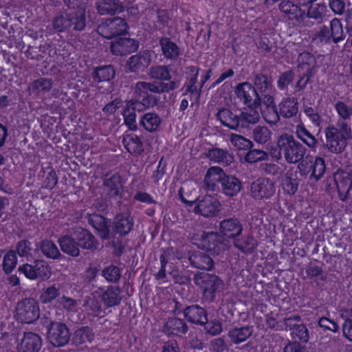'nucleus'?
<instances>
[{"mask_svg":"<svg viewBox=\"0 0 352 352\" xmlns=\"http://www.w3.org/2000/svg\"><path fill=\"white\" fill-rule=\"evenodd\" d=\"M276 146L279 155L290 164H296L301 162L307 151L306 148L292 135L287 133L278 136Z\"/></svg>","mask_w":352,"mask_h":352,"instance_id":"1","label":"nucleus"},{"mask_svg":"<svg viewBox=\"0 0 352 352\" xmlns=\"http://www.w3.org/2000/svg\"><path fill=\"white\" fill-rule=\"evenodd\" d=\"M327 147L335 153H340L346 146V141L351 136V126L344 122H338V128L330 125L325 130Z\"/></svg>","mask_w":352,"mask_h":352,"instance_id":"2","label":"nucleus"},{"mask_svg":"<svg viewBox=\"0 0 352 352\" xmlns=\"http://www.w3.org/2000/svg\"><path fill=\"white\" fill-rule=\"evenodd\" d=\"M259 221L258 225V232L261 236H271L282 232L285 236L289 237L292 240L298 238V229L295 221Z\"/></svg>","mask_w":352,"mask_h":352,"instance_id":"3","label":"nucleus"},{"mask_svg":"<svg viewBox=\"0 0 352 352\" xmlns=\"http://www.w3.org/2000/svg\"><path fill=\"white\" fill-rule=\"evenodd\" d=\"M14 317L20 323H34L40 317L38 302L33 298L22 299L16 305Z\"/></svg>","mask_w":352,"mask_h":352,"instance_id":"4","label":"nucleus"},{"mask_svg":"<svg viewBox=\"0 0 352 352\" xmlns=\"http://www.w3.org/2000/svg\"><path fill=\"white\" fill-rule=\"evenodd\" d=\"M195 282L200 287L205 302H212L222 285V280L219 276L208 273L201 274L199 278L196 277Z\"/></svg>","mask_w":352,"mask_h":352,"instance_id":"5","label":"nucleus"},{"mask_svg":"<svg viewBox=\"0 0 352 352\" xmlns=\"http://www.w3.org/2000/svg\"><path fill=\"white\" fill-rule=\"evenodd\" d=\"M200 242L201 248L214 256L219 255L228 249V241L214 232H204Z\"/></svg>","mask_w":352,"mask_h":352,"instance_id":"6","label":"nucleus"},{"mask_svg":"<svg viewBox=\"0 0 352 352\" xmlns=\"http://www.w3.org/2000/svg\"><path fill=\"white\" fill-rule=\"evenodd\" d=\"M94 295L100 300L105 309L119 305L122 299L120 287L113 285L98 287Z\"/></svg>","mask_w":352,"mask_h":352,"instance_id":"7","label":"nucleus"},{"mask_svg":"<svg viewBox=\"0 0 352 352\" xmlns=\"http://www.w3.org/2000/svg\"><path fill=\"white\" fill-rule=\"evenodd\" d=\"M316 67V61L314 55L307 52H303L298 57V68L303 72V76L298 81L296 87L298 90L304 89L313 75V71Z\"/></svg>","mask_w":352,"mask_h":352,"instance_id":"8","label":"nucleus"},{"mask_svg":"<svg viewBox=\"0 0 352 352\" xmlns=\"http://www.w3.org/2000/svg\"><path fill=\"white\" fill-rule=\"evenodd\" d=\"M237 98L249 107L256 108L261 105V98L256 90L250 82H244L235 87Z\"/></svg>","mask_w":352,"mask_h":352,"instance_id":"9","label":"nucleus"},{"mask_svg":"<svg viewBox=\"0 0 352 352\" xmlns=\"http://www.w3.org/2000/svg\"><path fill=\"white\" fill-rule=\"evenodd\" d=\"M219 207L220 203L217 198L206 195L197 199V204L194 208V212L205 218H210L219 212Z\"/></svg>","mask_w":352,"mask_h":352,"instance_id":"10","label":"nucleus"},{"mask_svg":"<svg viewBox=\"0 0 352 352\" xmlns=\"http://www.w3.org/2000/svg\"><path fill=\"white\" fill-rule=\"evenodd\" d=\"M274 192V182L270 178L259 177L250 185L251 195L256 199L270 198Z\"/></svg>","mask_w":352,"mask_h":352,"instance_id":"11","label":"nucleus"},{"mask_svg":"<svg viewBox=\"0 0 352 352\" xmlns=\"http://www.w3.org/2000/svg\"><path fill=\"white\" fill-rule=\"evenodd\" d=\"M47 334L50 343L57 347L67 344L71 336L67 325L62 322H56Z\"/></svg>","mask_w":352,"mask_h":352,"instance_id":"12","label":"nucleus"},{"mask_svg":"<svg viewBox=\"0 0 352 352\" xmlns=\"http://www.w3.org/2000/svg\"><path fill=\"white\" fill-rule=\"evenodd\" d=\"M185 319L190 323L203 326L208 321L206 310L199 305L186 306L183 309Z\"/></svg>","mask_w":352,"mask_h":352,"instance_id":"13","label":"nucleus"},{"mask_svg":"<svg viewBox=\"0 0 352 352\" xmlns=\"http://www.w3.org/2000/svg\"><path fill=\"white\" fill-rule=\"evenodd\" d=\"M103 186L109 197L117 198L122 197L123 184L119 174L106 175L103 179Z\"/></svg>","mask_w":352,"mask_h":352,"instance_id":"14","label":"nucleus"},{"mask_svg":"<svg viewBox=\"0 0 352 352\" xmlns=\"http://www.w3.org/2000/svg\"><path fill=\"white\" fill-rule=\"evenodd\" d=\"M42 346L41 337L32 331L24 332L17 346L18 352H39Z\"/></svg>","mask_w":352,"mask_h":352,"instance_id":"15","label":"nucleus"},{"mask_svg":"<svg viewBox=\"0 0 352 352\" xmlns=\"http://www.w3.org/2000/svg\"><path fill=\"white\" fill-rule=\"evenodd\" d=\"M133 90L135 97L140 99L142 98L144 102L148 101V104H150V102L155 104L154 97L149 95L148 92L157 94V82L139 81L135 83Z\"/></svg>","mask_w":352,"mask_h":352,"instance_id":"16","label":"nucleus"},{"mask_svg":"<svg viewBox=\"0 0 352 352\" xmlns=\"http://www.w3.org/2000/svg\"><path fill=\"white\" fill-rule=\"evenodd\" d=\"M64 3L73 9L78 8L76 13V21H74V29L76 31L84 30L86 24L85 6L88 0H63Z\"/></svg>","mask_w":352,"mask_h":352,"instance_id":"17","label":"nucleus"},{"mask_svg":"<svg viewBox=\"0 0 352 352\" xmlns=\"http://www.w3.org/2000/svg\"><path fill=\"white\" fill-rule=\"evenodd\" d=\"M334 181L336 184L340 199L345 201L349 195L352 188V177L346 172H337L334 174Z\"/></svg>","mask_w":352,"mask_h":352,"instance_id":"18","label":"nucleus"},{"mask_svg":"<svg viewBox=\"0 0 352 352\" xmlns=\"http://www.w3.org/2000/svg\"><path fill=\"white\" fill-rule=\"evenodd\" d=\"M74 21H76V13L74 11L60 12L53 19V28L58 32H67L72 26L74 28ZM74 30H76L74 28Z\"/></svg>","mask_w":352,"mask_h":352,"instance_id":"19","label":"nucleus"},{"mask_svg":"<svg viewBox=\"0 0 352 352\" xmlns=\"http://www.w3.org/2000/svg\"><path fill=\"white\" fill-rule=\"evenodd\" d=\"M151 63V55L148 50H144L131 56L127 65L132 72L144 71Z\"/></svg>","mask_w":352,"mask_h":352,"instance_id":"20","label":"nucleus"},{"mask_svg":"<svg viewBox=\"0 0 352 352\" xmlns=\"http://www.w3.org/2000/svg\"><path fill=\"white\" fill-rule=\"evenodd\" d=\"M223 169L218 166L210 167L205 176L204 182L208 190L215 191L219 189L218 184L221 185L223 179L226 176Z\"/></svg>","mask_w":352,"mask_h":352,"instance_id":"21","label":"nucleus"},{"mask_svg":"<svg viewBox=\"0 0 352 352\" xmlns=\"http://www.w3.org/2000/svg\"><path fill=\"white\" fill-rule=\"evenodd\" d=\"M198 76V70L197 69L195 75L189 80L188 85H186V92L183 94L184 98L182 100L179 111H184L187 109L189 104V100L191 102V106L193 105L192 97H195V100L198 101L199 94L197 91L195 85Z\"/></svg>","mask_w":352,"mask_h":352,"instance_id":"22","label":"nucleus"},{"mask_svg":"<svg viewBox=\"0 0 352 352\" xmlns=\"http://www.w3.org/2000/svg\"><path fill=\"white\" fill-rule=\"evenodd\" d=\"M188 330L186 322L178 318H169L164 326V331L168 336H176L182 337Z\"/></svg>","mask_w":352,"mask_h":352,"instance_id":"23","label":"nucleus"},{"mask_svg":"<svg viewBox=\"0 0 352 352\" xmlns=\"http://www.w3.org/2000/svg\"><path fill=\"white\" fill-rule=\"evenodd\" d=\"M192 267L204 270H211L214 267V261L208 254L199 251L192 252L188 257Z\"/></svg>","mask_w":352,"mask_h":352,"instance_id":"24","label":"nucleus"},{"mask_svg":"<svg viewBox=\"0 0 352 352\" xmlns=\"http://www.w3.org/2000/svg\"><path fill=\"white\" fill-rule=\"evenodd\" d=\"M138 48L135 41L129 38H121L113 42L111 45V50L113 54L123 56L131 53Z\"/></svg>","mask_w":352,"mask_h":352,"instance_id":"25","label":"nucleus"},{"mask_svg":"<svg viewBox=\"0 0 352 352\" xmlns=\"http://www.w3.org/2000/svg\"><path fill=\"white\" fill-rule=\"evenodd\" d=\"M75 237L80 248L94 250L98 247V243L95 236L87 229L80 228L76 231Z\"/></svg>","mask_w":352,"mask_h":352,"instance_id":"26","label":"nucleus"},{"mask_svg":"<svg viewBox=\"0 0 352 352\" xmlns=\"http://www.w3.org/2000/svg\"><path fill=\"white\" fill-rule=\"evenodd\" d=\"M254 327L252 325L234 327L228 331V336L234 344H239L246 341L253 333Z\"/></svg>","mask_w":352,"mask_h":352,"instance_id":"27","label":"nucleus"},{"mask_svg":"<svg viewBox=\"0 0 352 352\" xmlns=\"http://www.w3.org/2000/svg\"><path fill=\"white\" fill-rule=\"evenodd\" d=\"M83 307L85 314L90 320L96 318H101L105 316L106 312L102 309L101 302H100L96 296L89 297L85 300Z\"/></svg>","mask_w":352,"mask_h":352,"instance_id":"28","label":"nucleus"},{"mask_svg":"<svg viewBox=\"0 0 352 352\" xmlns=\"http://www.w3.org/2000/svg\"><path fill=\"white\" fill-rule=\"evenodd\" d=\"M96 8L100 15H113L123 11V6L118 0H98Z\"/></svg>","mask_w":352,"mask_h":352,"instance_id":"29","label":"nucleus"},{"mask_svg":"<svg viewBox=\"0 0 352 352\" xmlns=\"http://www.w3.org/2000/svg\"><path fill=\"white\" fill-rule=\"evenodd\" d=\"M208 157L210 160L223 166H229L234 162L233 154L220 148L210 149L208 152Z\"/></svg>","mask_w":352,"mask_h":352,"instance_id":"30","label":"nucleus"},{"mask_svg":"<svg viewBox=\"0 0 352 352\" xmlns=\"http://www.w3.org/2000/svg\"><path fill=\"white\" fill-rule=\"evenodd\" d=\"M221 187V191L225 195L234 197L240 192L241 189V182L238 178L234 176L226 175L225 177L223 179Z\"/></svg>","mask_w":352,"mask_h":352,"instance_id":"31","label":"nucleus"},{"mask_svg":"<svg viewBox=\"0 0 352 352\" xmlns=\"http://www.w3.org/2000/svg\"><path fill=\"white\" fill-rule=\"evenodd\" d=\"M58 243L61 250L73 257H76L80 254V247L76 238L69 235H63L58 239Z\"/></svg>","mask_w":352,"mask_h":352,"instance_id":"32","label":"nucleus"},{"mask_svg":"<svg viewBox=\"0 0 352 352\" xmlns=\"http://www.w3.org/2000/svg\"><path fill=\"white\" fill-rule=\"evenodd\" d=\"M53 80L49 78H40L34 80L28 86L30 94L38 96L49 92L52 88Z\"/></svg>","mask_w":352,"mask_h":352,"instance_id":"33","label":"nucleus"},{"mask_svg":"<svg viewBox=\"0 0 352 352\" xmlns=\"http://www.w3.org/2000/svg\"><path fill=\"white\" fill-rule=\"evenodd\" d=\"M160 45L162 54L166 59L175 60L181 54V50L178 45L169 38H162L160 40Z\"/></svg>","mask_w":352,"mask_h":352,"instance_id":"34","label":"nucleus"},{"mask_svg":"<svg viewBox=\"0 0 352 352\" xmlns=\"http://www.w3.org/2000/svg\"><path fill=\"white\" fill-rule=\"evenodd\" d=\"M235 248L245 254H251L254 252L258 245L256 239L252 236L248 234L246 236H237L234 240Z\"/></svg>","mask_w":352,"mask_h":352,"instance_id":"35","label":"nucleus"},{"mask_svg":"<svg viewBox=\"0 0 352 352\" xmlns=\"http://www.w3.org/2000/svg\"><path fill=\"white\" fill-rule=\"evenodd\" d=\"M221 233L226 238L234 240L241 234L243 230L241 221H219Z\"/></svg>","mask_w":352,"mask_h":352,"instance_id":"36","label":"nucleus"},{"mask_svg":"<svg viewBox=\"0 0 352 352\" xmlns=\"http://www.w3.org/2000/svg\"><path fill=\"white\" fill-rule=\"evenodd\" d=\"M122 144L130 153L140 154L143 151V145L140 138L135 134L130 133L124 136Z\"/></svg>","mask_w":352,"mask_h":352,"instance_id":"37","label":"nucleus"},{"mask_svg":"<svg viewBox=\"0 0 352 352\" xmlns=\"http://www.w3.org/2000/svg\"><path fill=\"white\" fill-rule=\"evenodd\" d=\"M295 133L296 137L300 140L310 148H315L318 140L315 136L310 133V131L305 127L304 124L300 123L296 125L295 129Z\"/></svg>","mask_w":352,"mask_h":352,"instance_id":"38","label":"nucleus"},{"mask_svg":"<svg viewBox=\"0 0 352 352\" xmlns=\"http://www.w3.org/2000/svg\"><path fill=\"white\" fill-rule=\"evenodd\" d=\"M280 114L286 118H290L296 115L298 111V102L294 98H287L279 104Z\"/></svg>","mask_w":352,"mask_h":352,"instance_id":"39","label":"nucleus"},{"mask_svg":"<svg viewBox=\"0 0 352 352\" xmlns=\"http://www.w3.org/2000/svg\"><path fill=\"white\" fill-rule=\"evenodd\" d=\"M217 119L226 126L231 129H239V116L227 109H222L217 114Z\"/></svg>","mask_w":352,"mask_h":352,"instance_id":"40","label":"nucleus"},{"mask_svg":"<svg viewBox=\"0 0 352 352\" xmlns=\"http://www.w3.org/2000/svg\"><path fill=\"white\" fill-rule=\"evenodd\" d=\"M94 337L93 329L88 326H83L75 331L73 342L77 345L87 342L91 343L94 340Z\"/></svg>","mask_w":352,"mask_h":352,"instance_id":"41","label":"nucleus"},{"mask_svg":"<svg viewBox=\"0 0 352 352\" xmlns=\"http://www.w3.org/2000/svg\"><path fill=\"white\" fill-rule=\"evenodd\" d=\"M260 120L258 111L251 107L250 110L242 112L239 116V128H248L250 124L257 123Z\"/></svg>","mask_w":352,"mask_h":352,"instance_id":"42","label":"nucleus"},{"mask_svg":"<svg viewBox=\"0 0 352 352\" xmlns=\"http://www.w3.org/2000/svg\"><path fill=\"white\" fill-rule=\"evenodd\" d=\"M148 76L152 79L168 81L171 78L170 69L166 65H153L149 69Z\"/></svg>","mask_w":352,"mask_h":352,"instance_id":"43","label":"nucleus"},{"mask_svg":"<svg viewBox=\"0 0 352 352\" xmlns=\"http://www.w3.org/2000/svg\"><path fill=\"white\" fill-rule=\"evenodd\" d=\"M170 254L164 252L160 256V267L158 272L154 274L155 280L158 284L162 285L168 281L166 267L169 263Z\"/></svg>","mask_w":352,"mask_h":352,"instance_id":"44","label":"nucleus"},{"mask_svg":"<svg viewBox=\"0 0 352 352\" xmlns=\"http://www.w3.org/2000/svg\"><path fill=\"white\" fill-rule=\"evenodd\" d=\"M162 122V119L155 113H146L141 118L140 124L148 131H156Z\"/></svg>","mask_w":352,"mask_h":352,"instance_id":"45","label":"nucleus"},{"mask_svg":"<svg viewBox=\"0 0 352 352\" xmlns=\"http://www.w3.org/2000/svg\"><path fill=\"white\" fill-rule=\"evenodd\" d=\"M115 74V69L111 65L100 67L95 69L94 80L95 82H109Z\"/></svg>","mask_w":352,"mask_h":352,"instance_id":"46","label":"nucleus"},{"mask_svg":"<svg viewBox=\"0 0 352 352\" xmlns=\"http://www.w3.org/2000/svg\"><path fill=\"white\" fill-rule=\"evenodd\" d=\"M101 275L111 283H117L121 278V269L115 265L111 264L102 270Z\"/></svg>","mask_w":352,"mask_h":352,"instance_id":"47","label":"nucleus"},{"mask_svg":"<svg viewBox=\"0 0 352 352\" xmlns=\"http://www.w3.org/2000/svg\"><path fill=\"white\" fill-rule=\"evenodd\" d=\"M272 133L265 126H257L252 131V138L258 144H264L271 140Z\"/></svg>","mask_w":352,"mask_h":352,"instance_id":"48","label":"nucleus"},{"mask_svg":"<svg viewBox=\"0 0 352 352\" xmlns=\"http://www.w3.org/2000/svg\"><path fill=\"white\" fill-rule=\"evenodd\" d=\"M18 262L16 253L13 250H8L4 255L2 261V270L5 274H10L16 267Z\"/></svg>","mask_w":352,"mask_h":352,"instance_id":"49","label":"nucleus"},{"mask_svg":"<svg viewBox=\"0 0 352 352\" xmlns=\"http://www.w3.org/2000/svg\"><path fill=\"white\" fill-rule=\"evenodd\" d=\"M291 336L294 342L307 343L309 340V331L304 324H296L291 329Z\"/></svg>","mask_w":352,"mask_h":352,"instance_id":"50","label":"nucleus"},{"mask_svg":"<svg viewBox=\"0 0 352 352\" xmlns=\"http://www.w3.org/2000/svg\"><path fill=\"white\" fill-rule=\"evenodd\" d=\"M41 250L47 258L57 259L60 256V252L57 245L52 241H43L41 242Z\"/></svg>","mask_w":352,"mask_h":352,"instance_id":"51","label":"nucleus"},{"mask_svg":"<svg viewBox=\"0 0 352 352\" xmlns=\"http://www.w3.org/2000/svg\"><path fill=\"white\" fill-rule=\"evenodd\" d=\"M329 30L333 43H337L344 40L342 24L339 19L335 18L331 21Z\"/></svg>","mask_w":352,"mask_h":352,"instance_id":"52","label":"nucleus"},{"mask_svg":"<svg viewBox=\"0 0 352 352\" xmlns=\"http://www.w3.org/2000/svg\"><path fill=\"white\" fill-rule=\"evenodd\" d=\"M229 141L234 147L239 150H246L253 146V143L251 140L236 133H231L229 135Z\"/></svg>","mask_w":352,"mask_h":352,"instance_id":"53","label":"nucleus"},{"mask_svg":"<svg viewBox=\"0 0 352 352\" xmlns=\"http://www.w3.org/2000/svg\"><path fill=\"white\" fill-rule=\"evenodd\" d=\"M60 294V289L53 285L43 289L39 299L43 304H47L54 300Z\"/></svg>","mask_w":352,"mask_h":352,"instance_id":"54","label":"nucleus"},{"mask_svg":"<svg viewBox=\"0 0 352 352\" xmlns=\"http://www.w3.org/2000/svg\"><path fill=\"white\" fill-rule=\"evenodd\" d=\"M253 82L261 94L263 92H270L273 89L271 81L263 74H255Z\"/></svg>","mask_w":352,"mask_h":352,"instance_id":"55","label":"nucleus"},{"mask_svg":"<svg viewBox=\"0 0 352 352\" xmlns=\"http://www.w3.org/2000/svg\"><path fill=\"white\" fill-rule=\"evenodd\" d=\"M326 11L327 6L324 3H314L308 8L307 16L308 18L319 20L323 18L325 15Z\"/></svg>","mask_w":352,"mask_h":352,"instance_id":"56","label":"nucleus"},{"mask_svg":"<svg viewBox=\"0 0 352 352\" xmlns=\"http://www.w3.org/2000/svg\"><path fill=\"white\" fill-rule=\"evenodd\" d=\"M298 179L292 177V174L287 173L283 179L282 186L285 192L289 195H294L298 188Z\"/></svg>","mask_w":352,"mask_h":352,"instance_id":"57","label":"nucleus"},{"mask_svg":"<svg viewBox=\"0 0 352 352\" xmlns=\"http://www.w3.org/2000/svg\"><path fill=\"white\" fill-rule=\"evenodd\" d=\"M303 112L314 126L319 128L320 127L322 122V118L318 113V108L304 105Z\"/></svg>","mask_w":352,"mask_h":352,"instance_id":"58","label":"nucleus"},{"mask_svg":"<svg viewBox=\"0 0 352 352\" xmlns=\"http://www.w3.org/2000/svg\"><path fill=\"white\" fill-rule=\"evenodd\" d=\"M268 158V153L260 149H251L245 155V161L250 164H254L259 161H265Z\"/></svg>","mask_w":352,"mask_h":352,"instance_id":"59","label":"nucleus"},{"mask_svg":"<svg viewBox=\"0 0 352 352\" xmlns=\"http://www.w3.org/2000/svg\"><path fill=\"white\" fill-rule=\"evenodd\" d=\"M262 115L264 120L270 124H276L280 120L276 106L263 107Z\"/></svg>","mask_w":352,"mask_h":352,"instance_id":"60","label":"nucleus"},{"mask_svg":"<svg viewBox=\"0 0 352 352\" xmlns=\"http://www.w3.org/2000/svg\"><path fill=\"white\" fill-rule=\"evenodd\" d=\"M108 21L115 36L124 34L126 32L128 25L124 19L116 17L112 19H108Z\"/></svg>","mask_w":352,"mask_h":352,"instance_id":"61","label":"nucleus"},{"mask_svg":"<svg viewBox=\"0 0 352 352\" xmlns=\"http://www.w3.org/2000/svg\"><path fill=\"white\" fill-rule=\"evenodd\" d=\"M335 109L340 118L343 120H350L352 116V106L343 101H337L334 104Z\"/></svg>","mask_w":352,"mask_h":352,"instance_id":"62","label":"nucleus"},{"mask_svg":"<svg viewBox=\"0 0 352 352\" xmlns=\"http://www.w3.org/2000/svg\"><path fill=\"white\" fill-rule=\"evenodd\" d=\"M280 10L287 14L289 18H294L297 16L298 13L300 11L299 7L297 3L289 1H284L280 3Z\"/></svg>","mask_w":352,"mask_h":352,"instance_id":"63","label":"nucleus"},{"mask_svg":"<svg viewBox=\"0 0 352 352\" xmlns=\"http://www.w3.org/2000/svg\"><path fill=\"white\" fill-rule=\"evenodd\" d=\"M326 170L324 160L320 157H317L315 159L314 163L312 165L311 176L316 180H319L324 175Z\"/></svg>","mask_w":352,"mask_h":352,"instance_id":"64","label":"nucleus"}]
</instances>
